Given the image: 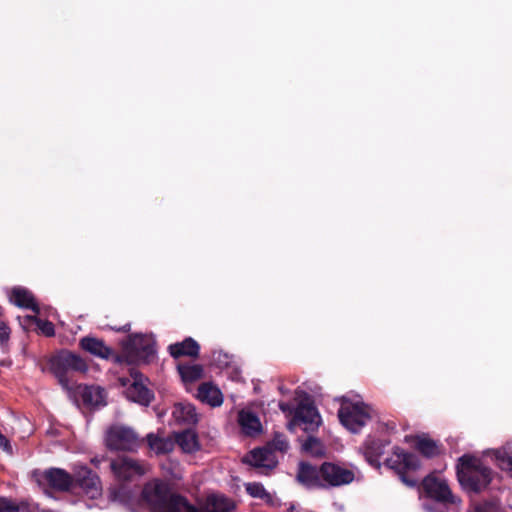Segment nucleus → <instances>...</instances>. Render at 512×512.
I'll return each instance as SVG.
<instances>
[{
  "label": "nucleus",
  "instance_id": "nucleus-22",
  "mask_svg": "<svg viewBox=\"0 0 512 512\" xmlns=\"http://www.w3.org/2000/svg\"><path fill=\"white\" fill-rule=\"evenodd\" d=\"M174 441L184 453L191 454L200 450L198 435L193 430L188 429L175 434Z\"/></svg>",
  "mask_w": 512,
  "mask_h": 512
},
{
  "label": "nucleus",
  "instance_id": "nucleus-39",
  "mask_svg": "<svg viewBox=\"0 0 512 512\" xmlns=\"http://www.w3.org/2000/svg\"><path fill=\"white\" fill-rule=\"evenodd\" d=\"M129 382H130V380H129V379H127V380H122V385H123V386H126Z\"/></svg>",
  "mask_w": 512,
  "mask_h": 512
},
{
  "label": "nucleus",
  "instance_id": "nucleus-3",
  "mask_svg": "<svg viewBox=\"0 0 512 512\" xmlns=\"http://www.w3.org/2000/svg\"><path fill=\"white\" fill-rule=\"evenodd\" d=\"M457 477L463 489L479 492L492 480V470L473 455L465 454L458 459Z\"/></svg>",
  "mask_w": 512,
  "mask_h": 512
},
{
  "label": "nucleus",
  "instance_id": "nucleus-40",
  "mask_svg": "<svg viewBox=\"0 0 512 512\" xmlns=\"http://www.w3.org/2000/svg\"><path fill=\"white\" fill-rule=\"evenodd\" d=\"M425 509L429 512H433L430 506H425Z\"/></svg>",
  "mask_w": 512,
  "mask_h": 512
},
{
  "label": "nucleus",
  "instance_id": "nucleus-6",
  "mask_svg": "<svg viewBox=\"0 0 512 512\" xmlns=\"http://www.w3.org/2000/svg\"><path fill=\"white\" fill-rule=\"evenodd\" d=\"M385 464L399 475L405 485L414 487L417 484L416 479L406 475L408 472L415 471L420 467V462L416 455L396 448L392 455L386 459Z\"/></svg>",
  "mask_w": 512,
  "mask_h": 512
},
{
  "label": "nucleus",
  "instance_id": "nucleus-10",
  "mask_svg": "<svg viewBox=\"0 0 512 512\" xmlns=\"http://www.w3.org/2000/svg\"><path fill=\"white\" fill-rule=\"evenodd\" d=\"M50 367L63 386H67L64 376L68 371H87V365L84 360L67 351H63L53 357L50 361Z\"/></svg>",
  "mask_w": 512,
  "mask_h": 512
},
{
  "label": "nucleus",
  "instance_id": "nucleus-29",
  "mask_svg": "<svg viewBox=\"0 0 512 512\" xmlns=\"http://www.w3.org/2000/svg\"><path fill=\"white\" fill-rule=\"evenodd\" d=\"M415 448L426 457H433L439 453L437 443L425 436L417 437Z\"/></svg>",
  "mask_w": 512,
  "mask_h": 512
},
{
  "label": "nucleus",
  "instance_id": "nucleus-34",
  "mask_svg": "<svg viewBox=\"0 0 512 512\" xmlns=\"http://www.w3.org/2000/svg\"><path fill=\"white\" fill-rule=\"evenodd\" d=\"M0 512H27L26 507L17 506L7 499H0Z\"/></svg>",
  "mask_w": 512,
  "mask_h": 512
},
{
  "label": "nucleus",
  "instance_id": "nucleus-16",
  "mask_svg": "<svg viewBox=\"0 0 512 512\" xmlns=\"http://www.w3.org/2000/svg\"><path fill=\"white\" fill-rule=\"evenodd\" d=\"M246 462L259 468H273L276 465V458L269 448H257L246 456Z\"/></svg>",
  "mask_w": 512,
  "mask_h": 512
},
{
  "label": "nucleus",
  "instance_id": "nucleus-25",
  "mask_svg": "<svg viewBox=\"0 0 512 512\" xmlns=\"http://www.w3.org/2000/svg\"><path fill=\"white\" fill-rule=\"evenodd\" d=\"M81 347L89 353L98 356L103 359H108L113 355L112 350L107 347L103 341L93 338L85 337L81 340Z\"/></svg>",
  "mask_w": 512,
  "mask_h": 512
},
{
  "label": "nucleus",
  "instance_id": "nucleus-27",
  "mask_svg": "<svg viewBox=\"0 0 512 512\" xmlns=\"http://www.w3.org/2000/svg\"><path fill=\"white\" fill-rule=\"evenodd\" d=\"M147 443L150 450L157 455L171 452L175 445L174 439L170 437H160L153 433L147 435Z\"/></svg>",
  "mask_w": 512,
  "mask_h": 512
},
{
  "label": "nucleus",
  "instance_id": "nucleus-23",
  "mask_svg": "<svg viewBox=\"0 0 512 512\" xmlns=\"http://www.w3.org/2000/svg\"><path fill=\"white\" fill-rule=\"evenodd\" d=\"M80 393L85 404L91 407H101L106 405L105 390L99 386L79 387Z\"/></svg>",
  "mask_w": 512,
  "mask_h": 512
},
{
  "label": "nucleus",
  "instance_id": "nucleus-19",
  "mask_svg": "<svg viewBox=\"0 0 512 512\" xmlns=\"http://www.w3.org/2000/svg\"><path fill=\"white\" fill-rule=\"evenodd\" d=\"M18 320L24 330L35 329L48 337L54 335L53 324L49 321L41 320L36 315L19 316Z\"/></svg>",
  "mask_w": 512,
  "mask_h": 512
},
{
  "label": "nucleus",
  "instance_id": "nucleus-7",
  "mask_svg": "<svg viewBox=\"0 0 512 512\" xmlns=\"http://www.w3.org/2000/svg\"><path fill=\"white\" fill-rule=\"evenodd\" d=\"M110 468L119 482L134 481L150 471V465L146 462L127 456L112 460Z\"/></svg>",
  "mask_w": 512,
  "mask_h": 512
},
{
  "label": "nucleus",
  "instance_id": "nucleus-24",
  "mask_svg": "<svg viewBox=\"0 0 512 512\" xmlns=\"http://www.w3.org/2000/svg\"><path fill=\"white\" fill-rule=\"evenodd\" d=\"M197 398L212 407L220 406L223 403L221 391L210 383H204L198 388Z\"/></svg>",
  "mask_w": 512,
  "mask_h": 512
},
{
  "label": "nucleus",
  "instance_id": "nucleus-37",
  "mask_svg": "<svg viewBox=\"0 0 512 512\" xmlns=\"http://www.w3.org/2000/svg\"><path fill=\"white\" fill-rule=\"evenodd\" d=\"M279 408H280L283 412H288V411H290V410H291V409H290V405H289V404H287V403H283V402L279 403Z\"/></svg>",
  "mask_w": 512,
  "mask_h": 512
},
{
  "label": "nucleus",
  "instance_id": "nucleus-35",
  "mask_svg": "<svg viewBox=\"0 0 512 512\" xmlns=\"http://www.w3.org/2000/svg\"><path fill=\"white\" fill-rule=\"evenodd\" d=\"M10 336V330L7 325L0 320V345H5Z\"/></svg>",
  "mask_w": 512,
  "mask_h": 512
},
{
  "label": "nucleus",
  "instance_id": "nucleus-31",
  "mask_svg": "<svg viewBox=\"0 0 512 512\" xmlns=\"http://www.w3.org/2000/svg\"><path fill=\"white\" fill-rule=\"evenodd\" d=\"M245 487L247 493L254 498H260L265 500L266 502H270L272 499L271 495L265 490L264 486L260 483H247Z\"/></svg>",
  "mask_w": 512,
  "mask_h": 512
},
{
  "label": "nucleus",
  "instance_id": "nucleus-32",
  "mask_svg": "<svg viewBox=\"0 0 512 512\" xmlns=\"http://www.w3.org/2000/svg\"><path fill=\"white\" fill-rule=\"evenodd\" d=\"M162 470L172 479H181L183 476L180 463L171 459L162 464Z\"/></svg>",
  "mask_w": 512,
  "mask_h": 512
},
{
  "label": "nucleus",
  "instance_id": "nucleus-26",
  "mask_svg": "<svg viewBox=\"0 0 512 512\" xmlns=\"http://www.w3.org/2000/svg\"><path fill=\"white\" fill-rule=\"evenodd\" d=\"M169 352L174 358L180 356L196 357L199 353V345L194 339L187 338L180 343L170 345Z\"/></svg>",
  "mask_w": 512,
  "mask_h": 512
},
{
  "label": "nucleus",
  "instance_id": "nucleus-38",
  "mask_svg": "<svg viewBox=\"0 0 512 512\" xmlns=\"http://www.w3.org/2000/svg\"><path fill=\"white\" fill-rule=\"evenodd\" d=\"M474 512H486V511H485V508H484V507H482V506H478V507H476V508H475V511H474Z\"/></svg>",
  "mask_w": 512,
  "mask_h": 512
},
{
  "label": "nucleus",
  "instance_id": "nucleus-20",
  "mask_svg": "<svg viewBox=\"0 0 512 512\" xmlns=\"http://www.w3.org/2000/svg\"><path fill=\"white\" fill-rule=\"evenodd\" d=\"M173 419L179 424L193 425L198 422V414L190 403H177L172 411Z\"/></svg>",
  "mask_w": 512,
  "mask_h": 512
},
{
  "label": "nucleus",
  "instance_id": "nucleus-33",
  "mask_svg": "<svg viewBox=\"0 0 512 512\" xmlns=\"http://www.w3.org/2000/svg\"><path fill=\"white\" fill-rule=\"evenodd\" d=\"M271 448L280 452H286L289 448V443L286 437L282 434H276L271 441Z\"/></svg>",
  "mask_w": 512,
  "mask_h": 512
},
{
  "label": "nucleus",
  "instance_id": "nucleus-9",
  "mask_svg": "<svg viewBox=\"0 0 512 512\" xmlns=\"http://www.w3.org/2000/svg\"><path fill=\"white\" fill-rule=\"evenodd\" d=\"M105 442L111 450L124 451H133L140 444L136 433L131 428L121 425H113L107 430Z\"/></svg>",
  "mask_w": 512,
  "mask_h": 512
},
{
  "label": "nucleus",
  "instance_id": "nucleus-4",
  "mask_svg": "<svg viewBox=\"0 0 512 512\" xmlns=\"http://www.w3.org/2000/svg\"><path fill=\"white\" fill-rule=\"evenodd\" d=\"M338 417L347 430L359 433L371 421L372 409L360 400L343 398Z\"/></svg>",
  "mask_w": 512,
  "mask_h": 512
},
{
  "label": "nucleus",
  "instance_id": "nucleus-11",
  "mask_svg": "<svg viewBox=\"0 0 512 512\" xmlns=\"http://www.w3.org/2000/svg\"><path fill=\"white\" fill-rule=\"evenodd\" d=\"M321 423L322 419L317 408L307 399L298 405L294 418L289 423V429L293 426H301L304 431H314Z\"/></svg>",
  "mask_w": 512,
  "mask_h": 512
},
{
  "label": "nucleus",
  "instance_id": "nucleus-15",
  "mask_svg": "<svg viewBox=\"0 0 512 512\" xmlns=\"http://www.w3.org/2000/svg\"><path fill=\"white\" fill-rule=\"evenodd\" d=\"M238 424L246 436H256L262 431L259 417L250 410H241L238 413Z\"/></svg>",
  "mask_w": 512,
  "mask_h": 512
},
{
  "label": "nucleus",
  "instance_id": "nucleus-12",
  "mask_svg": "<svg viewBox=\"0 0 512 512\" xmlns=\"http://www.w3.org/2000/svg\"><path fill=\"white\" fill-rule=\"evenodd\" d=\"M321 477L323 487H336L353 482L355 474L351 469L344 466L326 462L321 465Z\"/></svg>",
  "mask_w": 512,
  "mask_h": 512
},
{
  "label": "nucleus",
  "instance_id": "nucleus-41",
  "mask_svg": "<svg viewBox=\"0 0 512 512\" xmlns=\"http://www.w3.org/2000/svg\"><path fill=\"white\" fill-rule=\"evenodd\" d=\"M127 327H130V324L124 325V329L126 330Z\"/></svg>",
  "mask_w": 512,
  "mask_h": 512
},
{
  "label": "nucleus",
  "instance_id": "nucleus-28",
  "mask_svg": "<svg viewBox=\"0 0 512 512\" xmlns=\"http://www.w3.org/2000/svg\"><path fill=\"white\" fill-rule=\"evenodd\" d=\"M178 371L179 374L185 383H192L197 380H199L203 375V368L201 365L198 364H192V365H185V364H179L178 365Z\"/></svg>",
  "mask_w": 512,
  "mask_h": 512
},
{
  "label": "nucleus",
  "instance_id": "nucleus-17",
  "mask_svg": "<svg viewBox=\"0 0 512 512\" xmlns=\"http://www.w3.org/2000/svg\"><path fill=\"white\" fill-rule=\"evenodd\" d=\"M10 302L22 308L31 309L35 314L39 313L38 304L31 292L23 287H15L9 295Z\"/></svg>",
  "mask_w": 512,
  "mask_h": 512
},
{
  "label": "nucleus",
  "instance_id": "nucleus-30",
  "mask_svg": "<svg viewBox=\"0 0 512 512\" xmlns=\"http://www.w3.org/2000/svg\"><path fill=\"white\" fill-rule=\"evenodd\" d=\"M302 449L304 452L312 456H322L325 453L323 443L315 437H308L303 442Z\"/></svg>",
  "mask_w": 512,
  "mask_h": 512
},
{
  "label": "nucleus",
  "instance_id": "nucleus-42",
  "mask_svg": "<svg viewBox=\"0 0 512 512\" xmlns=\"http://www.w3.org/2000/svg\"><path fill=\"white\" fill-rule=\"evenodd\" d=\"M127 327H130V324L124 325V329L126 330Z\"/></svg>",
  "mask_w": 512,
  "mask_h": 512
},
{
  "label": "nucleus",
  "instance_id": "nucleus-8",
  "mask_svg": "<svg viewBox=\"0 0 512 512\" xmlns=\"http://www.w3.org/2000/svg\"><path fill=\"white\" fill-rule=\"evenodd\" d=\"M422 487L426 495L445 505H458L460 499L453 495L446 479L440 475L431 473L422 481Z\"/></svg>",
  "mask_w": 512,
  "mask_h": 512
},
{
  "label": "nucleus",
  "instance_id": "nucleus-13",
  "mask_svg": "<svg viewBox=\"0 0 512 512\" xmlns=\"http://www.w3.org/2000/svg\"><path fill=\"white\" fill-rule=\"evenodd\" d=\"M132 382L127 387L125 394L130 401L147 406L151 402L153 395L145 385L146 379L141 374L132 373Z\"/></svg>",
  "mask_w": 512,
  "mask_h": 512
},
{
  "label": "nucleus",
  "instance_id": "nucleus-18",
  "mask_svg": "<svg viewBox=\"0 0 512 512\" xmlns=\"http://www.w3.org/2000/svg\"><path fill=\"white\" fill-rule=\"evenodd\" d=\"M486 454L492 455L495 464L512 476V441L507 442L501 448L487 451Z\"/></svg>",
  "mask_w": 512,
  "mask_h": 512
},
{
  "label": "nucleus",
  "instance_id": "nucleus-21",
  "mask_svg": "<svg viewBox=\"0 0 512 512\" xmlns=\"http://www.w3.org/2000/svg\"><path fill=\"white\" fill-rule=\"evenodd\" d=\"M386 444L381 440L367 439L363 446V454L367 462L374 466H380V457L383 455Z\"/></svg>",
  "mask_w": 512,
  "mask_h": 512
},
{
  "label": "nucleus",
  "instance_id": "nucleus-2",
  "mask_svg": "<svg viewBox=\"0 0 512 512\" xmlns=\"http://www.w3.org/2000/svg\"><path fill=\"white\" fill-rule=\"evenodd\" d=\"M41 477L43 481H46L57 490H67L73 486L75 481V484L90 499H96L102 494L100 478L86 466H75L74 479L69 473L60 468L46 470L42 473Z\"/></svg>",
  "mask_w": 512,
  "mask_h": 512
},
{
  "label": "nucleus",
  "instance_id": "nucleus-1",
  "mask_svg": "<svg viewBox=\"0 0 512 512\" xmlns=\"http://www.w3.org/2000/svg\"><path fill=\"white\" fill-rule=\"evenodd\" d=\"M109 497L112 501L126 506L130 512H140L134 504L145 505L151 512H231L234 509V503L227 497L213 494L207 498L205 507L197 510L183 497L171 494L167 484L159 479L145 484L141 501L122 485L111 488Z\"/></svg>",
  "mask_w": 512,
  "mask_h": 512
},
{
  "label": "nucleus",
  "instance_id": "nucleus-14",
  "mask_svg": "<svg viewBox=\"0 0 512 512\" xmlns=\"http://www.w3.org/2000/svg\"><path fill=\"white\" fill-rule=\"evenodd\" d=\"M297 479L300 483L309 488L323 487L321 466L316 468L307 463H300Z\"/></svg>",
  "mask_w": 512,
  "mask_h": 512
},
{
  "label": "nucleus",
  "instance_id": "nucleus-5",
  "mask_svg": "<svg viewBox=\"0 0 512 512\" xmlns=\"http://www.w3.org/2000/svg\"><path fill=\"white\" fill-rule=\"evenodd\" d=\"M123 352L129 363L150 362L156 353L155 341L151 335H130L123 343Z\"/></svg>",
  "mask_w": 512,
  "mask_h": 512
},
{
  "label": "nucleus",
  "instance_id": "nucleus-36",
  "mask_svg": "<svg viewBox=\"0 0 512 512\" xmlns=\"http://www.w3.org/2000/svg\"><path fill=\"white\" fill-rule=\"evenodd\" d=\"M0 448L4 451L11 452V446L9 441L0 433Z\"/></svg>",
  "mask_w": 512,
  "mask_h": 512
}]
</instances>
